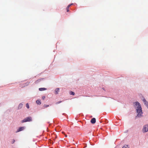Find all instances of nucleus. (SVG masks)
Returning a JSON list of instances; mask_svg holds the SVG:
<instances>
[{
	"instance_id": "f257e3e1",
	"label": "nucleus",
	"mask_w": 148,
	"mask_h": 148,
	"mask_svg": "<svg viewBox=\"0 0 148 148\" xmlns=\"http://www.w3.org/2000/svg\"><path fill=\"white\" fill-rule=\"evenodd\" d=\"M134 107L138 106L136 109L137 112L138 113L137 116H136V118L137 116L140 117L142 116V114L143 112H142V108L140 103L138 101L134 102L133 103Z\"/></svg>"
},
{
	"instance_id": "f03ea898",
	"label": "nucleus",
	"mask_w": 148,
	"mask_h": 148,
	"mask_svg": "<svg viewBox=\"0 0 148 148\" xmlns=\"http://www.w3.org/2000/svg\"><path fill=\"white\" fill-rule=\"evenodd\" d=\"M32 118L30 117H27L23 120L21 122L22 123H24L28 121H32Z\"/></svg>"
},
{
	"instance_id": "7ed1b4c3",
	"label": "nucleus",
	"mask_w": 148,
	"mask_h": 148,
	"mask_svg": "<svg viewBox=\"0 0 148 148\" xmlns=\"http://www.w3.org/2000/svg\"><path fill=\"white\" fill-rule=\"evenodd\" d=\"M148 131V125H146L144 126L142 129L143 132L144 133L147 132Z\"/></svg>"
},
{
	"instance_id": "20e7f679",
	"label": "nucleus",
	"mask_w": 148,
	"mask_h": 148,
	"mask_svg": "<svg viewBox=\"0 0 148 148\" xmlns=\"http://www.w3.org/2000/svg\"><path fill=\"white\" fill-rule=\"evenodd\" d=\"M143 101L145 103V104L146 106L148 108V102L146 101V100L144 98L143 100Z\"/></svg>"
},
{
	"instance_id": "39448f33",
	"label": "nucleus",
	"mask_w": 148,
	"mask_h": 148,
	"mask_svg": "<svg viewBox=\"0 0 148 148\" xmlns=\"http://www.w3.org/2000/svg\"><path fill=\"white\" fill-rule=\"evenodd\" d=\"M96 122V119L95 118H92L91 121V122L92 124H94Z\"/></svg>"
},
{
	"instance_id": "423d86ee",
	"label": "nucleus",
	"mask_w": 148,
	"mask_h": 148,
	"mask_svg": "<svg viewBox=\"0 0 148 148\" xmlns=\"http://www.w3.org/2000/svg\"><path fill=\"white\" fill-rule=\"evenodd\" d=\"M24 129V127H20L17 131V132H19L23 130Z\"/></svg>"
},
{
	"instance_id": "0eeeda50",
	"label": "nucleus",
	"mask_w": 148,
	"mask_h": 148,
	"mask_svg": "<svg viewBox=\"0 0 148 148\" xmlns=\"http://www.w3.org/2000/svg\"><path fill=\"white\" fill-rule=\"evenodd\" d=\"M72 4H73L72 3L70 4L69 5L67 6V7L66 8V10L67 12H68L69 11V8L70 7Z\"/></svg>"
},
{
	"instance_id": "6e6552de",
	"label": "nucleus",
	"mask_w": 148,
	"mask_h": 148,
	"mask_svg": "<svg viewBox=\"0 0 148 148\" xmlns=\"http://www.w3.org/2000/svg\"><path fill=\"white\" fill-rule=\"evenodd\" d=\"M47 90V89L45 88H40L39 89V90L40 91H43L45 90Z\"/></svg>"
},
{
	"instance_id": "1a4fd4ad",
	"label": "nucleus",
	"mask_w": 148,
	"mask_h": 148,
	"mask_svg": "<svg viewBox=\"0 0 148 148\" xmlns=\"http://www.w3.org/2000/svg\"><path fill=\"white\" fill-rule=\"evenodd\" d=\"M59 91V88H57L55 90V93L56 94H57L58 93V92Z\"/></svg>"
},
{
	"instance_id": "9d476101",
	"label": "nucleus",
	"mask_w": 148,
	"mask_h": 148,
	"mask_svg": "<svg viewBox=\"0 0 148 148\" xmlns=\"http://www.w3.org/2000/svg\"><path fill=\"white\" fill-rule=\"evenodd\" d=\"M23 106V104L22 103H20L18 106V109H20L22 108Z\"/></svg>"
},
{
	"instance_id": "9b49d317",
	"label": "nucleus",
	"mask_w": 148,
	"mask_h": 148,
	"mask_svg": "<svg viewBox=\"0 0 148 148\" xmlns=\"http://www.w3.org/2000/svg\"><path fill=\"white\" fill-rule=\"evenodd\" d=\"M36 103L38 105H40L41 104V102L40 100H37L36 101Z\"/></svg>"
},
{
	"instance_id": "f8f14e48",
	"label": "nucleus",
	"mask_w": 148,
	"mask_h": 148,
	"mask_svg": "<svg viewBox=\"0 0 148 148\" xmlns=\"http://www.w3.org/2000/svg\"><path fill=\"white\" fill-rule=\"evenodd\" d=\"M38 79L35 82V83H38L39 82H40L41 80V79Z\"/></svg>"
},
{
	"instance_id": "ddd939ff",
	"label": "nucleus",
	"mask_w": 148,
	"mask_h": 148,
	"mask_svg": "<svg viewBox=\"0 0 148 148\" xmlns=\"http://www.w3.org/2000/svg\"><path fill=\"white\" fill-rule=\"evenodd\" d=\"M49 105H47L45 104L43 106V108H47V107H49Z\"/></svg>"
},
{
	"instance_id": "4468645a",
	"label": "nucleus",
	"mask_w": 148,
	"mask_h": 148,
	"mask_svg": "<svg viewBox=\"0 0 148 148\" xmlns=\"http://www.w3.org/2000/svg\"><path fill=\"white\" fill-rule=\"evenodd\" d=\"M70 94L71 95H74L75 93L74 92L71 91L70 92Z\"/></svg>"
},
{
	"instance_id": "2eb2a0df",
	"label": "nucleus",
	"mask_w": 148,
	"mask_h": 148,
	"mask_svg": "<svg viewBox=\"0 0 148 148\" xmlns=\"http://www.w3.org/2000/svg\"><path fill=\"white\" fill-rule=\"evenodd\" d=\"M122 148H129L128 146L127 145H124L123 147Z\"/></svg>"
},
{
	"instance_id": "dca6fc26",
	"label": "nucleus",
	"mask_w": 148,
	"mask_h": 148,
	"mask_svg": "<svg viewBox=\"0 0 148 148\" xmlns=\"http://www.w3.org/2000/svg\"><path fill=\"white\" fill-rule=\"evenodd\" d=\"M26 106L27 108L28 109L29 108V106L28 103H27L26 104Z\"/></svg>"
},
{
	"instance_id": "f3484780",
	"label": "nucleus",
	"mask_w": 148,
	"mask_h": 148,
	"mask_svg": "<svg viewBox=\"0 0 148 148\" xmlns=\"http://www.w3.org/2000/svg\"><path fill=\"white\" fill-rule=\"evenodd\" d=\"M62 102V101H59L58 102H57L56 103V104H58L59 103H61V102Z\"/></svg>"
},
{
	"instance_id": "a211bd4d",
	"label": "nucleus",
	"mask_w": 148,
	"mask_h": 148,
	"mask_svg": "<svg viewBox=\"0 0 148 148\" xmlns=\"http://www.w3.org/2000/svg\"><path fill=\"white\" fill-rule=\"evenodd\" d=\"M45 96H43L42 97V99L43 100H44L45 98Z\"/></svg>"
},
{
	"instance_id": "6ab92c4d",
	"label": "nucleus",
	"mask_w": 148,
	"mask_h": 148,
	"mask_svg": "<svg viewBox=\"0 0 148 148\" xmlns=\"http://www.w3.org/2000/svg\"><path fill=\"white\" fill-rule=\"evenodd\" d=\"M13 140V142H12V143H14V141H15L14 140V139Z\"/></svg>"
},
{
	"instance_id": "aec40b11",
	"label": "nucleus",
	"mask_w": 148,
	"mask_h": 148,
	"mask_svg": "<svg viewBox=\"0 0 148 148\" xmlns=\"http://www.w3.org/2000/svg\"><path fill=\"white\" fill-rule=\"evenodd\" d=\"M65 136L66 137H67V135H66V134H65Z\"/></svg>"
},
{
	"instance_id": "412c9836",
	"label": "nucleus",
	"mask_w": 148,
	"mask_h": 148,
	"mask_svg": "<svg viewBox=\"0 0 148 148\" xmlns=\"http://www.w3.org/2000/svg\"><path fill=\"white\" fill-rule=\"evenodd\" d=\"M62 134H65L64 132H62Z\"/></svg>"
}]
</instances>
